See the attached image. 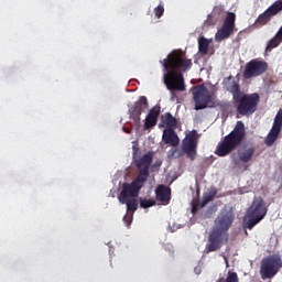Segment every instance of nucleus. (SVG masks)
Masks as SVG:
<instances>
[{
	"label": "nucleus",
	"mask_w": 282,
	"mask_h": 282,
	"mask_svg": "<svg viewBox=\"0 0 282 282\" xmlns=\"http://www.w3.org/2000/svg\"><path fill=\"white\" fill-rule=\"evenodd\" d=\"M144 185H140L138 183H123L121 192L118 195V200L120 204H126L127 213H135L138 210V197L140 195V191Z\"/></svg>",
	"instance_id": "20e7f679"
},
{
	"label": "nucleus",
	"mask_w": 282,
	"mask_h": 282,
	"mask_svg": "<svg viewBox=\"0 0 282 282\" xmlns=\"http://www.w3.org/2000/svg\"><path fill=\"white\" fill-rule=\"evenodd\" d=\"M141 208H151V206H155V199H147L140 198Z\"/></svg>",
	"instance_id": "a878e982"
},
{
	"label": "nucleus",
	"mask_w": 282,
	"mask_h": 282,
	"mask_svg": "<svg viewBox=\"0 0 282 282\" xmlns=\"http://www.w3.org/2000/svg\"><path fill=\"white\" fill-rule=\"evenodd\" d=\"M208 47H210V41L206 37H200L198 40V52L203 54V56H206V54H208Z\"/></svg>",
	"instance_id": "5701e85b"
},
{
	"label": "nucleus",
	"mask_w": 282,
	"mask_h": 282,
	"mask_svg": "<svg viewBox=\"0 0 282 282\" xmlns=\"http://www.w3.org/2000/svg\"><path fill=\"white\" fill-rule=\"evenodd\" d=\"M224 282H239V275L237 272L229 271Z\"/></svg>",
	"instance_id": "bb28decb"
},
{
	"label": "nucleus",
	"mask_w": 282,
	"mask_h": 282,
	"mask_svg": "<svg viewBox=\"0 0 282 282\" xmlns=\"http://www.w3.org/2000/svg\"><path fill=\"white\" fill-rule=\"evenodd\" d=\"M156 202H161L163 206H169L171 204V187L166 185H159L155 188Z\"/></svg>",
	"instance_id": "f3484780"
},
{
	"label": "nucleus",
	"mask_w": 282,
	"mask_h": 282,
	"mask_svg": "<svg viewBox=\"0 0 282 282\" xmlns=\"http://www.w3.org/2000/svg\"><path fill=\"white\" fill-rule=\"evenodd\" d=\"M154 15L156 19H162V17H164V4L161 3L154 8Z\"/></svg>",
	"instance_id": "cd10ccee"
},
{
	"label": "nucleus",
	"mask_w": 282,
	"mask_h": 282,
	"mask_svg": "<svg viewBox=\"0 0 282 282\" xmlns=\"http://www.w3.org/2000/svg\"><path fill=\"white\" fill-rule=\"evenodd\" d=\"M281 129H282V109H280L276 112L273 121V126L264 140V143L268 147L274 145V142L279 140V133H281Z\"/></svg>",
	"instance_id": "4468645a"
},
{
	"label": "nucleus",
	"mask_w": 282,
	"mask_h": 282,
	"mask_svg": "<svg viewBox=\"0 0 282 282\" xmlns=\"http://www.w3.org/2000/svg\"><path fill=\"white\" fill-rule=\"evenodd\" d=\"M156 164H158V166H161L162 165V162L160 161V162H156Z\"/></svg>",
	"instance_id": "72a5a7b5"
},
{
	"label": "nucleus",
	"mask_w": 282,
	"mask_h": 282,
	"mask_svg": "<svg viewBox=\"0 0 282 282\" xmlns=\"http://www.w3.org/2000/svg\"><path fill=\"white\" fill-rule=\"evenodd\" d=\"M268 72V62L259 58H253L245 65L242 76L246 80L263 76Z\"/></svg>",
	"instance_id": "1a4fd4ad"
},
{
	"label": "nucleus",
	"mask_w": 282,
	"mask_h": 282,
	"mask_svg": "<svg viewBox=\"0 0 282 282\" xmlns=\"http://www.w3.org/2000/svg\"><path fill=\"white\" fill-rule=\"evenodd\" d=\"M123 131H126V133H131V130L128 128H123Z\"/></svg>",
	"instance_id": "2f4dec72"
},
{
	"label": "nucleus",
	"mask_w": 282,
	"mask_h": 282,
	"mask_svg": "<svg viewBox=\"0 0 282 282\" xmlns=\"http://www.w3.org/2000/svg\"><path fill=\"white\" fill-rule=\"evenodd\" d=\"M216 195H217V192H209L208 194H205L200 203V208H204V206H206L209 202H213Z\"/></svg>",
	"instance_id": "393cba45"
},
{
	"label": "nucleus",
	"mask_w": 282,
	"mask_h": 282,
	"mask_svg": "<svg viewBox=\"0 0 282 282\" xmlns=\"http://www.w3.org/2000/svg\"><path fill=\"white\" fill-rule=\"evenodd\" d=\"M153 163V151L145 153L143 156L135 159L134 164L139 171L135 180L132 181L133 184H139L144 186L147 184V180H149V169H151V164Z\"/></svg>",
	"instance_id": "0eeeda50"
},
{
	"label": "nucleus",
	"mask_w": 282,
	"mask_h": 282,
	"mask_svg": "<svg viewBox=\"0 0 282 282\" xmlns=\"http://www.w3.org/2000/svg\"><path fill=\"white\" fill-rule=\"evenodd\" d=\"M161 124L167 129H177V118L171 112H165L161 116Z\"/></svg>",
	"instance_id": "412c9836"
},
{
	"label": "nucleus",
	"mask_w": 282,
	"mask_h": 282,
	"mask_svg": "<svg viewBox=\"0 0 282 282\" xmlns=\"http://www.w3.org/2000/svg\"><path fill=\"white\" fill-rule=\"evenodd\" d=\"M238 158L240 162L248 164V162H251L252 158H254V148L251 147L239 150Z\"/></svg>",
	"instance_id": "4be33fe9"
},
{
	"label": "nucleus",
	"mask_w": 282,
	"mask_h": 282,
	"mask_svg": "<svg viewBox=\"0 0 282 282\" xmlns=\"http://www.w3.org/2000/svg\"><path fill=\"white\" fill-rule=\"evenodd\" d=\"M261 97L258 93L243 94L234 100L238 116L250 118L259 109Z\"/></svg>",
	"instance_id": "39448f33"
},
{
	"label": "nucleus",
	"mask_w": 282,
	"mask_h": 282,
	"mask_svg": "<svg viewBox=\"0 0 282 282\" xmlns=\"http://www.w3.org/2000/svg\"><path fill=\"white\" fill-rule=\"evenodd\" d=\"M162 140L164 144H169L170 147H177L180 144V137L175 133V129L163 130Z\"/></svg>",
	"instance_id": "6ab92c4d"
},
{
	"label": "nucleus",
	"mask_w": 282,
	"mask_h": 282,
	"mask_svg": "<svg viewBox=\"0 0 282 282\" xmlns=\"http://www.w3.org/2000/svg\"><path fill=\"white\" fill-rule=\"evenodd\" d=\"M261 220L257 217H248V214L245 216V228H248V230H252L259 224Z\"/></svg>",
	"instance_id": "b1692460"
},
{
	"label": "nucleus",
	"mask_w": 282,
	"mask_h": 282,
	"mask_svg": "<svg viewBox=\"0 0 282 282\" xmlns=\"http://www.w3.org/2000/svg\"><path fill=\"white\" fill-rule=\"evenodd\" d=\"M198 208H199V205H198V204H194V205H193V207H192V213H193V215H195V214L197 213Z\"/></svg>",
	"instance_id": "c756f323"
},
{
	"label": "nucleus",
	"mask_w": 282,
	"mask_h": 282,
	"mask_svg": "<svg viewBox=\"0 0 282 282\" xmlns=\"http://www.w3.org/2000/svg\"><path fill=\"white\" fill-rule=\"evenodd\" d=\"M123 221L127 226H131V217H129L128 215L123 216Z\"/></svg>",
	"instance_id": "c85d7f7f"
},
{
	"label": "nucleus",
	"mask_w": 282,
	"mask_h": 282,
	"mask_svg": "<svg viewBox=\"0 0 282 282\" xmlns=\"http://www.w3.org/2000/svg\"><path fill=\"white\" fill-rule=\"evenodd\" d=\"M160 111L161 107L160 106H154L145 117V122H144V130L149 131V129H153L155 124H158V118H160Z\"/></svg>",
	"instance_id": "a211bd4d"
},
{
	"label": "nucleus",
	"mask_w": 282,
	"mask_h": 282,
	"mask_svg": "<svg viewBox=\"0 0 282 282\" xmlns=\"http://www.w3.org/2000/svg\"><path fill=\"white\" fill-rule=\"evenodd\" d=\"M235 221V212L232 209H223L216 217L214 226L208 235L207 252H217L221 250L225 243H228V230Z\"/></svg>",
	"instance_id": "f03ea898"
},
{
	"label": "nucleus",
	"mask_w": 282,
	"mask_h": 282,
	"mask_svg": "<svg viewBox=\"0 0 282 282\" xmlns=\"http://www.w3.org/2000/svg\"><path fill=\"white\" fill-rule=\"evenodd\" d=\"M149 109V100L147 97L141 96L139 100H137L132 107L129 108V117L131 120H133L135 127H140L141 124V118L143 111H147Z\"/></svg>",
	"instance_id": "9b49d317"
},
{
	"label": "nucleus",
	"mask_w": 282,
	"mask_h": 282,
	"mask_svg": "<svg viewBox=\"0 0 282 282\" xmlns=\"http://www.w3.org/2000/svg\"><path fill=\"white\" fill-rule=\"evenodd\" d=\"M160 63L166 72L163 75V80L165 87L171 91L172 98H174L175 91H186L184 75L177 72V69L186 72V69H191V67H193V62L184 58V55L174 51L167 55L166 58L160 61Z\"/></svg>",
	"instance_id": "f257e3e1"
},
{
	"label": "nucleus",
	"mask_w": 282,
	"mask_h": 282,
	"mask_svg": "<svg viewBox=\"0 0 282 282\" xmlns=\"http://www.w3.org/2000/svg\"><path fill=\"white\" fill-rule=\"evenodd\" d=\"M268 215V206L262 197L253 199L251 206L247 209V217H256L260 220L265 219Z\"/></svg>",
	"instance_id": "ddd939ff"
},
{
	"label": "nucleus",
	"mask_w": 282,
	"mask_h": 282,
	"mask_svg": "<svg viewBox=\"0 0 282 282\" xmlns=\"http://www.w3.org/2000/svg\"><path fill=\"white\" fill-rule=\"evenodd\" d=\"M183 151L189 160H195L197 158V138L195 134H188L183 140Z\"/></svg>",
	"instance_id": "dca6fc26"
},
{
	"label": "nucleus",
	"mask_w": 282,
	"mask_h": 282,
	"mask_svg": "<svg viewBox=\"0 0 282 282\" xmlns=\"http://www.w3.org/2000/svg\"><path fill=\"white\" fill-rule=\"evenodd\" d=\"M237 20V15L232 12L227 13L223 26L217 31L215 35V40L217 43H221V41L226 39H230V34L235 32V21Z\"/></svg>",
	"instance_id": "9d476101"
},
{
	"label": "nucleus",
	"mask_w": 282,
	"mask_h": 282,
	"mask_svg": "<svg viewBox=\"0 0 282 282\" xmlns=\"http://www.w3.org/2000/svg\"><path fill=\"white\" fill-rule=\"evenodd\" d=\"M281 44H282V24H281V28L275 33V35L268 41L265 46V52H272L273 50H276V47H279V45Z\"/></svg>",
	"instance_id": "aec40b11"
},
{
	"label": "nucleus",
	"mask_w": 282,
	"mask_h": 282,
	"mask_svg": "<svg viewBox=\"0 0 282 282\" xmlns=\"http://www.w3.org/2000/svg\"><path fill=\"white\" fill-rule=\"evenodd\" d=\"M223 259H224V261H225V263H226V268H230V264H229V262H228V257L223 256Z\"/></svg>",
	"instance_id": "7c9ffc66"
},
{
	"label": "nucleus",
	"mask_w": 282,
	"mask_h": 282,
	"mask_svg": "<svg viewBox=\"0 0 282 282\" xmlns=\"http://www.w3.org/2000/svg\"><path fill=\"white\" fill-rule=\"evenodd\" d=\"M279 12H282V0L273 2L263 13H261L254 24L256 25H268L272 20V17H276Z\"/></svg>",
	"instance_id": "f8f14e48"
},
{
	"label": "nucleus",
	"mask_w": 282,
	"mask_h": 282,
	"mask_svg": "<svg viewBox=\"0 0 282 282\" xmlns=\"http://www.w3.org/2000/svg\"><path fill=\"white\" fill-rule=\"evenodd\" d=\"M246 139V124L243 121H237L234 130L227 134L217 145L216 155L218 158H226L230 155L231 151H235Z\"/></svg>",
	"instance_id": "7ed1b4c3"
},
{
	"label": "nucleus",
	"mask_w": 282,
	"mask_h": 282,
	"mask_svg": "<svg viewBox=\"0 0 282 282\" xmlns=\"http://www.w3.org/2000/svg\"><path fill=\"white\" fill-rule=\"evenodd\" d=\"M216 282H224V278H220L218 281H216Z\"/></svg>",
	"instance_id": "473e14b6"
},
{
	"label": "nucleus",
	"mask_w": 282,
	"mask_h": 282,
	"mask_svg": "<svg viewBox=\"0 0 282 282\" xmlns=\"http://www.w3.org/2000/svg\"><path fill=\"white\" fill-rule=\"evenodd\" d=\"M223 85L226 91L231 94L232 100H237L239 96L243 95V93L241 91V85H239V80H236L232 75L225 78Z\"/></svg>",
	"instance_id": "2eb2a0df"
},
{
	"label": "nucleus",
	"mask_w": 282,
	"mask_h": 282,
	"mask_svg": "<svg viewBox=\"0 0 282 282\" xmlns=\"http://www.w3.org/2000/svg\"><path fill=\"white\" fill-rule=\"evenodd\" d=\"M282 268L281 257L273 254L264 258L261 262L260 274L261 279H272Z\"/></svg>",
	"instance_id": "6e6552de"
},
{
	"label": "nucleus",
	"mask_w": 282,
	"mask_h": 282,
	"mask_svg": "<svg viewBox=\"0 0 282 282\" xmlns=\"http://www.w3.org/2000/svg\"><path fill=\"white\" fill-rule=\"evenodd\" d=\"M193 98L195 102V110L200 111L207 109V107H215V100L213 94L208 91V88L204 84L193 87Z\"/></svg>",
	"instance_id": "423d86ee"
}]
</instances>
